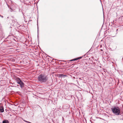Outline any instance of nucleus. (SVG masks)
<instances>
[{"mask_svg": "<svg viewBox=\"0 0 123 123\" xmlns=\"http://www.w3.org/2000/svg\"><path fill=\"white\" fill-rule=\"evenodd\" d=\"M48 79V76L44 74H41L38 77V81L41 83L47 82Z\"/></svg>", "mask_w": 123, "mask_h": 123, "instance_id": "obj_1", "label": "nucleus"}, {"mask_svg": "<svg viewBox=\"0 0 123 123\" xmlns=\"http://www.w3.org/2000/svg\"><path fill=\"white\" fill-rule=\"evenodd\" d=\"M111 110L113 113L116 115H119L120 112V109L117 106L113 107L111 108Z\"/></svg>", "mask_w": 123, "mask_h": 123, "instance_id": "obj_2", "label": "nucleus"}, {"mask_svg": "<svg viewBox=\"0 0 123 123\" xmlns=\"http://www.w3.org/2000/svg\"><path fill=\"white\" fill-rule=\"evenodd\" d=\"M16 79L17 83L20 85L21 87H23L24 86V83L19 78H17Z\"/></svg>", "mask_w": 123, "mask_h": 123, "instance_id": "obj_3", "label": "nucleus"}, {"mask_svg": "<svg viewBox=\"0 0 123 123\" xmlns=\"http://www.w3.org/2000/svg\"><path fill=\"white\" fill-rule=\"evenodd\" d=\"M4 108L1 104H0V112H3L4 111Z\"/></svg>", "mask_w": 123, "mask_h": 123, "instance_id": "obj_4", "label": "nucleus"}, {"mask_svg": "<svg viewBox=\"0 0 123 123\" xmlns=\"http://www.w3.org/2000/svg\"><path fill=\"white\" fill-rule=\"evenodd\" d=\"M2 123H9V121L7 119H4L2 121Z\"/></svg>", "mask_w": 123, "mask_h": 123, "instance_id": "obj_5", "label": "nucleus"}, {"mask_svg": "<svg viewBox=\"0 0 123 123\" xmlns=\"http://www.w3.org/2000/svg\"><path fill=\"white\" fill-rule=\"evenodd\" d=\"M79 59V58H77L73 59L71 60H70V61H75Z\"/></svg>", "mask_w": 123, "mask_h": 123, "instance_id": "obj_6", "label": "nucleus"}, {"mask_svg": "<svg viewBox=\"0 0 123 123\" xmlns=\"http://www.w3.org/2000/svg\"><path fill=\"white\" fill-rule=\"evenodd\" d=\"M59 76H60V77H63L64 76H65V75H63L62 74H60L59 75Z\"/></svg>", "mask_w": 123, "mask_h": 123, "instance_id": "obj_7", "label": "nucleus"}, {"mask_svg": "<svg viewBox=\"0 0 123 123\" xmlns=\"http://www.w3.org/2000/svg\"><path fill=\"white\" fill-rule=\"evenodd\" d=\"M78 58H79V59H81L82 58V57H78Z\"/></svg>", "mask_w": 123, "mask_h": 123, "instance_id": "obj_8", "label": "nucleus"}, {"mask_svg": "<svg viewBox=\"0 0 123 123\" xmlns=\"http://www.w3.org/2000/svg\"><path fill=\"white\" fill-rule=\"evenodd\" d=\"M0 16L1 17H2V18H3V16H2L1 15H0Z\"/></svg>", "mask_w": 123, "mask_h": 123, "instance_id": "obj_9", "label": "nucleus"}, {"mask_svg": "<svg viewBox=\"0 0 123 123\" xmlns=\"http://www.w3.org/2000/svg\"><path fill=\"white\" fill-rule=\"evenodd\" d=\"M25 121V122H27V123H28V121Z\"/></svg>", "mask_w": 123, "mask_h": 123, "instance_id": "obj_10", "label": "nucleus"}, {"mask_svg": "<svg viewBox=\"0 0 123 123\" xmlns=\"http://www.w3.org/2000/svg\"><path fill=\"white\" fill-rule=\"evenodd\" d=\"M28 123H31L30 122H28Z\"/></svg>", "mask_w": 123, "mask_h": 123, "instance_id": "obj_11", "label": "nucleus"}, {"mask_svg": "<svg viewBox=\"0 0 123 123\" xmlns=\"http://www.w3.org/2000/svg\"><path fill=\"white\" fill-rule=\"evenodd\" d=\"M118 30V29H117V31Z\"/></svg>", "mask_w": 123, "mask_h": 123, "instance_id": "obj_12", "label": "nucleus"}]
</instances>
